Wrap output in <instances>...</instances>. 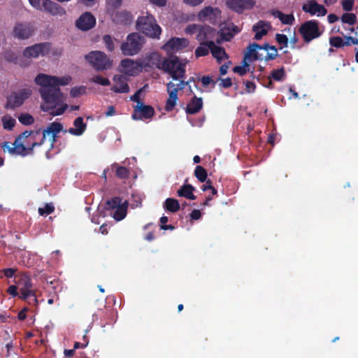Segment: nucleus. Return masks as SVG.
I'll list each match as a JSON object with an SVG mask.
<instances>
[{"label": "nucleus", "instance_id": "nucleus-44", "mask_svg": "<svg viewBox=\"0 0 358 358\" xmlns=\"http://www.w3.org/2000/svg\"><path fill=\"white\" fill-rule=\"evenodd\" d=\"M275 40L278 43L281 45L280 48L288 46L289 40L286 35L282 34H276Z\"/></svg>", "mask_w": 358, "mask_h": 358}, {"label": "nucleus", "instance_id": "nucleus-22", "mask_svg": "<svg viewBox=\"0 0 358 358\" xmlns=\"http://www.w3.org/2000/svg\"><path fill=\"white\" fill-rule=\"evenodd\" d=\"M111 18L114 23L127 25L132 22V15L127 10L117 11L111 14Z\"/></svg>", "mask_w": 358, "mask_h": 358}, {"label": "nucleus", "instance_id": "nucleus-19", "mask_svg": "<svg viewBox=\"0 0 358 358\" xmlns=\"http://www.w3.org/2000/svg\"><path fill=\"white\" fill-rule=\"evenodd\" d=\"M226 5L229 9L238 13H242L244 10L252 8L255 1L253 0H227Z\"/></svg>", "mask_w": 358, "mask_h": 358}, {"label": "nucleus", "instance_id": "nucleus-45", "mask_svg": "<svg viewBox=\"0 0 358 358\" xmlns=\"http://www.w3.org/2000/svg\"><path fill=\"white\" fill-rule=\"evenodd\" d=\"M55 210V207L52 203H46L43 208H38V213L41 215H50Z\"/></svg>", "mask_w": 358, "mask_h": 358}, {"label": "nucleus", "instance_id": "nucleus-51", "mask_svg": "<svg viewBox=\"0 0 358 358\" xmlns=\"http://www.w3.org/2000/svg\"><path fill=\"white\" fill-rule=\"evenodd\" d=\"M355 34L357 36V38H354L352 36H345V41H343V45H346V46H348V45H350L352 44L353 45H358V32L356 31L355 32Z\"/></svg>", "mask_w": 358, "mask_h": 358}, {"label": "nucleus", "instance_id": "nucleus-62", "mask_svg": "<svg viewBox=\"0 0 358 358\" xmlns=\"http://www.w3.org/2000/svg\"><path fill=\"white\" fill-rule=\"evenodd\" d=\"M189 217L193 220H199L201 217V213L199 210H193L192 213L189 214Z\"/></svg>", "mask_w": 358, "mask_h": 358}, {"label": "nucleus", "instance_id": "nucleus-15", "mask_svg": "<svg viewBox=\"0 0 358 358\" xmlns=\"http://www.w3.org/2000/svg\"><path fill=\"white\" fill-rule=\"evenodd\" d=\"M34 32V26L30 22H19L13 27V36L18 40L28 39Z\"/></svg>", "mask_w": 358, "mask_h": 358}, {"label": "nucleus", "instance_id": "nucleus-3", "mask_svg": "<svg viewBox=\"0 0 358 358\" xmlns=\"http://www.w3.org/2000/svg\"><path fill=\"white\" fill-rule=\"evenodd\" d=\"M63 129L61 123L53 122L50 124L46 129L43 131V136L40 141L33 142L30 147L27 148L24 145V141H20V138H16L13 145H15V155L25 157L29 154L33 153V150L36 146H40L44 143L47 135H51L52 144L56 141L57 134H59Z\"/></svg>", "mask_w": 358, "mask_h": 358}, {"label": "nucleus", "instance_id": "nucleus-23", "mask_svg": "<svg viewBox=\"0 0 358 358\" xmlns=\"http://www.w3.org/2000/svg\"><path fill=\"white\" fill-rule=\"evenodd\" d=\"M173 87L174 83L171 81L166 85L169 98L166 102L165 110L168 112H170L173 109L178 100V94L176 93V90L172 89Z\"/></svg>", "mask_w": 358, "mask_h": 358}, {"label": "nucleus", "instance_id": "nucleus-50", "mask_svg": "<svg viewBox=\"0 0 358 358\" xmlns=\"http://www.w3.org/2000/svg\"><path fill=\"white\" fill-rule=\"evenodd\" d=\"M4 152H8L11 155H15V145H13V143L10 142L4 141L1 145Z\"/></svg>", "mask_w": 358, "mask_h": 358}, {"label": "nucleus", "instance_id": "nucleus-55", "mask_svg": "<svg viewBox=\"0 0 358 358\" xmlns=\"http://www.w3.org/2000/svg\"><path fill=\"white\" fill-rule=\"evenodd\" d=\"M201 83L204 87L208 86L209 84L213 83V86L216 84L217 80L214 81L209 76H204L201 79Z\"/></svg>", "mask_w": 358, "mask_h": 358}, {"label": "nucleus", "instance_id": "nucleus-2", "mask_svg": "<svg viewBox=\"0 0 358 358\" xmlns=\"http://www.w3.org/2000/svg\"><path fill=\"white\" fill-rule=\"evenodd\" d=\"M151 64L157 69L168 73L173 80H178L185 76L186 73L187 62L176 55H171L166 57H162L157 52H152L149 57Z\"/></svg>", "mask_w": 358, "mask_h": 358}, {"label": "nucleus", "instance_id": "nucleus-28", "mask_svg": "<svg viewBox=\"0 0 358 358\" xmlns=\"http://www.w3.org/2000/svg\"><path fill=\"white\" fill-rule=\"evenodd\" d=\"M285 77V71L283 66L278 69H273L271 73V76L266 78V81L267 83L263 85L268 88H272L273 83L271 81V79H273L275 81H281L284 79Z\"/></svg>", "mask_w": 358, "mask_h": 358}, {"label": "nucleus", "instance_id": "nucleus-54", "mask_svg": "<svg viewBox=\"0 0 358 358\" xmlns=\"http://www.w3.org/2000/svg\"><path fill=\"white\" fill-rule=\"evenodd\" d=\"M220 35H221L222 39L224 41H229L234 37L233 33H231V31H229L227 29H224L221 30Z\"/></svg>", "mask_w": 358, "mask_h": 358}, {"label": "nucleus", "instance_id": "nucleus-58", "mask_svg": "<svg viewBox=\"0 0 358 358\" xmlns=\"http://www.w3.org/2000/svg\"><path fill=\"white\" fill-rule=\"evenodd\" d=\"M245 91L248 93H252L255 91L256 85L253 82L246 81L245 83Z\"/></svg>", "mask_w": 358, "mask_h": 358}, {"label": "nucleus", "instance_id": "nucleus-14", "mask_svg": "<svg viewBox=\"0 0 358 358\" xmlns=\"http://www.w3.org/2000/svg\"><path fill=\"white\" fill-rule=\"evenodd\" d=\"M189 45V41L185 38L173 37L169 39L162 48L171 56L173 52L182 50Z\"/></svg>", "mask_w": 358, "mask_h": 358}, {"label": "nucleus", "instance_id": "nucleus-40", "mask_svg": "<svg viewBox=\"0 0 358 358\" xmlns=\"http://www.w3.org/2000/svg\"><path fill=\"white\" fill-rule=\"evenodd\" d=\"M20 122L24 125H30L34 123V119L30 114L22 113L18 117Z\"/></svg>", "mask_w": 358, "mask_h": 358}, {"label": "nucleus", "instance_id": "nucleus-41", "mask_svg": "<svg viewBox=\"0 0 358 358\" xmlns=\"http://www.w3.org/2000/svg\"><path fill=\"white\" fill-rule=\"evenodd\" d=\"M91 81L102 86H108L110 85V82L108 78H103L100 75L93 76Z\"/></svg>", "mask_w": 358, "mask_h": 358}, {"label": "nucleus", "instance_id": "nucleus-18", "mask_svg": "<svg viewBox=\"0 0 358 358\" xmlns=\"http://www.w3.org/2000/svg\"><path fill=\"white\" fill-rule=\"evenodd\" d=\"M96 24V18L90 12H85L76 20V25L80 30L88 31Z\"/></svg>", "mask_w": 358, "mask_h": 358}, {"label": "nucleus", "instance_id": "nucleus-56", "mask_svg": "<svg viewBox=\"0 0 358 358\" xmlns=\"http://www.w3.org/2000/svg\"><path fill=\"white\" fill-rule=\"evenodd\" d=\"M202 189L203 191L210 189L213 195H216L217 194V189L213 186H212L211 181L210 180H206V185H203Z\"/></svg>", "mask_w": 358, "mask_h": 358}, {"label": "nucleus", "instance_id": "nucleus-63", "mask_svg": "<svg viewBox=\"0 0 358 358\" xmlns=\"http://www.w3.org/2000/svg\"><path fill=\"white\" fill-rule=\"evenodd\" d=\"M28 311V308L25 307L22 308L17 314V318L20 321H23L27 317V312Z\"/></svg>", "mask_w": 358, "mask_h": 358}, {"label": "nucleus", "instance_id": "nucleus-20", "mask_svg": "<svg viewBox=\"0 0 358 358\" xmlns=\"http://www.w3.org/2000/svg\"><path fill=\"white\" fill-rule=\"evenodd\" d=\"M216 34L215 29L207 25H199L196 39L200 43H206V41H213Z\"/></svg>", "mask_w": 358, "mask_h": 358}, {"label": "nucleus", "instance_id": "nucleus-12", "mask_svg": "<svg viewBox=\"0 0 358 358\" xmlns=\"http://www.w3.org/2000/svg\"><path fill=\"white\" fill-rule=\"evenodd\" d=\"M52 44L49 42L36 43L27 47L23 51L26 58H38L40 55L47 56L51 50Z\"/></svg>", "mask_w": 358, "mask_h": 358}, {"label": "nucleus", "instance_id": "nucleus-6", "mask_svg": "<svg viewBox=\"0 0 358 358\" xmlns=\"http://www.w3.org/2000/svg\"><path fill=\"white\" fill-rule=\"evenodd\" d=\"M144 43L143 36L138 33H131L127 36L126 41L121 44L120 50L124 55L134 56L141 51Z\"/></svg>", "mask_w": 358, "mask_h": 358}, {"label": "nucleus", "instance_id": "nucleus-59", "mask_svg": "<svg viewBox=\"0 0 358 358\" xmlns=\"http://www.w3.org/2000/svg\"><path fill=\"white\" fill-rule=\"evenodd\" d=\"M7 292L11 295L13 297L19 296V294L17 292V287L16 285H12L8 287L7 289Z\"/></svg>", "mask_w": 358, "mask_h": 358}, {"label": "nucleus", "instance_id": "nucleus-47", "mask_svg": "<svg viewBox=\"0 0 358 358\" xmlns=\"http://www.w3.org/2000/svg\"><path fill=\"white\" fill-rule=\"evenodd\" d=\"M329 44L332 47H335L336 48H339L343 47V39L340 36H334L331 37L329 39Z\"/></svg>", "mask_w": 358, "mask_h": 358}, {"label": "nucleus", "instance_id": "nucleus-17", "mask_svg": "<svg viewBox=\"0 0 358 358\" xmlns=\"http://www.w3.org/2000/svg\"><path fill=\"white\" fill-rule=\"evenodd\" d=\"M302 10L310 15H316L318 17L324 16L327 13V8L315 0H309L306 3L303 4Z\"/></svg>", "mask_w": 358, "mask_h": 358}, {"label": "nucleus", "instance_id": "nucleus-60", "mask_svg": "<svg viewBox=\"0 0 358 358\" xmlns=\"http://www.w3.org/2000/svg\"><path fill=\"white\" fill-rule=\"evenodd\" d=\"M2 272L3 273V274L6 277L12 278L15 275L16 269L13 268H8L3 269Z\"/></svg>", "mask_w": 358, "mask_h": 358}, {"label": "nucleus", "instance_id": "nucleus-21", "mask_svg": "<svg viewBox=\"0 0 358 358\" xmlns=\"http://www.w3.org/2000/svg\"><path fill=\"white\" fill-rule=\"evenodd\" d=\"M113 80L116 84L111 87V91L115 93H128L129 92L127 78L125 76L117 74L113 76Z\"/></svg>", "mask_w": 358, "mask_h": 358}, {"label": "nucleus", "instance_id": "nucleus-39", "mask_svg": "<svg viewBox=\"0 0 358 358\" xmlns=\"http://www.w3.org/2000/svg\"><path fill=\"white\" fill-rule=\"evenodd\" d=\"M248 67H249V63L248 62V61H246L243 59V66H234L233 69V71L242 76H244L247 73Z\"/></svg>", "mask_w": 358, "mask_h": 358}, {"label": "nucleus", "instance_id": "nucleus-31", "mask_svg": "<svg viewBox=\"0 0 358 358\" xmlns=\"http://www.w3.org/2000/svg\"><path fill=\"white\" fill-rule=\"evenodd\" d=\"M195 188L190 184L183 185L177 191L178 196L185 197L190 200L196 199V196L193 194Z\"/></svg>", "mask_w": 358, "mask_h": 358}, {"label": "nucleus", "instance_id": "nucleus-8", "mask_svg": "<svg viewBox=\"0 0 358 358\" xmlns=\"http://www.w3.org/2000/svg\"><path fill=\"white\" fill-rule=\"evenodd\" d=\"M85 59L97 71L108 70L113 65L110 58L101 51H92L85 56Z\"/></svg>", "mask_w": 358, "mask_h": 358}, {"label": "nucleus", "instance_id": "nucleus-4", "mask_svg": "<svg viewBox=\"0 0 358 358\" xmlns=\"http://www.w3.org/2000/svg\"><path fill=\"white\" fill-rule=\"evenodd\" d=\"M136 29L150 38H159L162 29L156 23L153 15L147 13L145 16L138 17L136 22Z\"/></svg>", "mask_w": 358, "mask_h": 358}, {"label": "nucleus", "instance_id": "nucleus-38", "mask_svg": "<svg viewBox=\"0 0 358 358\" xmlns=\"http://www.w3.org/2000/svg\"><path fill=\"white\" fill-rule=\"evenodd\" d=\"M341 22L343 24H348L349 25H354L357 22V16L354 13H345L341 16Z\"/></svg>", "mask_w": 358, "mask_h": 358}, {"label": "nucleus", "instance_id": "nucleus-53", "mask_svg": "<svg viewBox=\"0 0 358 358\" xmlns=\"http://www.w3.org/2000/svg\"><path fill=\"white\" fill-rule=\"evenodd\" d=\"M220 80V86L223 88H229L232 85V80L230 78H222L219 77L217 81Z\"/></svg>", "mask_w": 358, "mask_h": 358}, {"label": "nucleus", "instance_id": "nucleus-48", "mask_svg": "<svg viewBox=\"0 0 358 358\" xmlns=\"http://www.w3.org/2000/svg\"><path fill=\"white\" fill-rule=\"evenodd\" d=\"M185 78V76L182 78L178 79L177 80H179L180 83H178L177 85L174 84V87L172 88L173 90H176L177 94L179 90H182L185 87V86L189 85V84L190 83V80L185 81L184 80Z\"/></svg>", "mask_w": 358, "mask_h": 358}, {"label": "nucleus", "instance_id": "nucleus-30", "mask_svg": "<svg viewBox=\"0 0 358 358\" xmlns=\"http://www.w3.org/2000/svg\"><path fill=\"white\" fill-rule=\"evenodd\" d=\"M75 128H69L68 132L74 136H81L87 128V124L84 123L82 117H78L73 121Z\"/></svg>", "mask_w": 358, "mask_h": 358}, {"label": "nucleus", "instance_id": "nucleus-36", "mask_svg": "<svg viewBox=\"0 0 358 358\" xmlns=\"http://www.w3.org/2000/svg\"><path fill=\"white\" fill-rule=\"evenodd\" d=\"M1 122L4 129L10 131L13 130L15 125V120L10 116L5 115L2 117Z\"/></svg>", "mask_w": 358, "mask_h": 358}, {"label": "nucleus", "instance_id": "nucleus-10", "mask_svg": "<svg viewBox=\"0 0 358 358\" xmlns=\"http://www.w3.org/2000/svg\"><path fill=\"white\" fill-rule=\"evenodd\" d=\"M31 94L32 91L29 88L22 89L17 92H13L7 97L5 107L8 109H15L21 106Z\"/></svg>", "mask_w": 358, "mask_h": 358}, {"label": "nucleus", "instance_id": "nucleus-24", "mask_svg": "<svg viewBox=\"0 0 358 358\" xmlns=\"http://www.w3.org/2000/svg\"><path fill=\"white\" fill-rule=\"evenodd\" d=\"M43 136V131L39 129L36 131H24L17 138H20V141H24L27 144L32 143L33 142L41 140Z\"/></svg>", "mask_w": 358, "mask_h": 358}, {"label": "nucleus", "instance_id": "nucleus-32", "mask_svg": "<svg viewBox=\"0 0 358 358\" xmlns=\"http://www.w3.org/2000/svg\"><path fill=\"white\" fill-rule=\"evenodd\" d=\"M272 15L278 17L283 24H292L294 22V17L292 14H284L278 10H273Z\"/></svg>", "mask_w": 358, "mask_h": 358}, {"label": "nucleus", "instance_id": "nucleus-37", "mask_svg": "<svg viewBox=\"0 0 358 358\" xmlns=\"http://www.w3.org/2000/svg\"><path fill=\"white\" fill-rule=\"evenodd\" d=\"M194 176L201 182H203L206 181L207 171L201 166H196L194 170Z\"/></svg>", "mask_w": 358, "mask_h": 358}, {"label": "nucleus", "instance_id": "nucleus-43", "mask_svg": "<svg viewBox=\"0 0 358 358\" xmlns=\"http://www.w3.org/2000/svg\"><path fill=\"white\" fill-rule=\"evenodd\" d=\"M122 0H106V7L108 12L113 11L119 8L122 4Z\"/></svg>", "mask_w": 358, "mask_h": 358}, {"label": "nucleus", "instance_id": "nucleus-46", "mask_svg": "<svg viewBox=\"0 0 358 358\" xmlns=\"http://www.w3.org/2000/svg\"><path fill=\"white\" fill-rule=\"evenodd\" d=\"M121 66L126 70V73H129L134 67V62L131 59H124L121 61Z\"/></svg>", "mask_w": 358, "mask_h": 358}, {"label": "nucleus", "instance_id": "nucleus-29", "mask_svg": "<svg viewBox=\"0 0 358 358\" xmlns=\"http://www.w3.org/2000/svg\"><path fill=\"white\" fill-rule=\"evenodd\" d=\"M203 107V101L201 98L194 96L187 104L186 107V113L187 114H195L201 110Z\"/></svg>", "mask_w": 358, "mask_h": 358}, {"label": "nucleus", "instance_id": "nucleus-64", "mask_svg": "<svg viewBox=\"0 0 358 358\" xmlns=\"http://www.w3.org/2000/svg\"><path fill=\"white\" fill-rule=\"evenodd\" d=\"M27 303L30 306H36L38 305V300L36 296V292H34V296H30L27 299Z\"/></svg>", "mask_w": 358, "mask_h": 358}, {"label": "nucleus", "instance_id": "nucleus-49", "mask_svg": "<svg viewBox=\"0 0 358 358\" xmlns=\"http://www.w3.org/2000/svg\"><path fill=\"white\" fill-rule=\"evenodd\" d=\"M103 42L108 51L111 52L114 50L115 46L112 37L110 35H105L103 38Z\"/></svg>", "mask_w": 358, "mask_h": 358}, {"label": "nucleus", "instance_id": "nucleus-5", "mask_svg": "<svg viewBox=\"0 0 358 358\" xmlns=\"http://www.w3.org/2000/svg\"><path fill=\"white\" fill-rule=\"evenodd\" d=\"M320 25V22L316 20H308L301 24L299 28V33L304 43L308 44L322 34L323 30Z\"/></svg>", "mask_w": 358, "mask_h": 358}, {"label": "nucleus", "instance_id": "nucleus-27", "mask_svg": "<svg viewBox=\"0 0 358 358\" xmlns=\"http://www.w3.org/2000/svg\"><path fill=\"white\" fill-rule=\"evenodd\" d=\"M209 45L212 55L217 59L219 64H220L224 59H228V55L223 48L216 45L213 41H210Z\"/></svg>", "mask_w": 358, "mask_h": 358}, {"label": "nucleus", "instance_id": "nucleus-13", "mask_svg": "<svg viewBox=\"0 0 358 358\" xmlns=\"http://www.w3.org/2000/svg\"><path fill=\"white\" fill-rule=\"evenodd\" d=\"M198 18L200 21L216 24L221 18V10L218 8L206 6L199 13Z\"/></svg>", "mask_w": 358, "mask_h": 358}, {"label": "nucleus", "instance_id": "nucleus-7", "mask_svg": "<svg viewBox=\"0 0 358 358\" xmlns=\"http://www.w3.org/2000/svg\"><path fill=\"white\" fill-rule=\"evenodd\" d=\"M104 208L106 210L111 211L110 215L116 221H120L127 215L128 201H122V198L115 196L106 202Z\"/></svg>", "mask_w": 358, "mask_h": 358}, {"label": "nucleus", "instance_id": "nucleus-9", "mask_svg": "<svg viewBox=\"0 0 358 358\" xmlns=\"http://www.w3.org/2000/svg\"><path fill=\"white\" fill-rule=\"evenodd\" d=\"M29 1L36 9L49 13L53 16H62L66 14L64 8L51 0H29Z\"/></svg>", "mask_w": 358, "mask_h": 358}, {"label": "nucleus", "instance_id": "nucleus-26", "mask_svg": "<svg viewBox=\"0 0 358 358\" xmlns=\"http://www.w3.org/2000/svg\"><path fill=\"white\" fill-rule=\"evenodd\" d=\"M271 27L268 23L260 20L253 25L252 31L255 32L254 38L255 40H260L264 36L266 35L268 29Z\"/></svg>", "mask_w": 358, "mask_h": 358}, {"label": "nucleus", "instance_id": "nucleus-33", "mask_svg": "<svg viewBox=\"0 0 358 358\" xmlns=\"http://www.w3.org/2000/svg\"><path fill=\"white\" fill-rule=\"evenodd\" d=\"M164 208L171 213H176L180 209V203L176 199L168 198L164 201Z\"/></svg>", "mask_w": 358, "mask_h": 358}, {"label": "nucleus", "instance_id": "nucleus-34", "mask_svg": "<svg viewBox=\"0 0 358 358\" xmlns=\"http://www.w3.org/2000/svg\"><path fill=\"white\" fill-rule=\"evenodd\" d=\"M112 169H115V176L120 179H126L129 176V170L124 166L115 163L112 165Z\"/></svg>", "mask_w": 358, "mask_h": 358}, {"label": "nucleus", "instance_id": "nucleus-11", "mask_svg": "<svg viewBox=\"0 0 358 358\" xmlns=\"http://www.w3.org/2000/svg\"><path fill=\"white\" fill-rule=\"evenodd\" d=\"M15 283L20 288L19 298L26 301L30 296L34 295L33 284L31 278L26 274H21L15 277Z\"/></svg>", "mask_w": 358, "mask_h": 358}, {"label": "nucleus", "instance_id": "nucleus-61", "mask_svg": "<svg viewBox=\"0 0 358 358\" xmlns=\"http://www.w3.org/2000/svg\"><path fill=\"white\" fill-rule=\"evenodd\" d=\"M199 27V25H197V24L189 25L186 27L185 31L187 34H194V33L198 34Z\"/></svg>", "mask_w": 358, "mask_h": 358}, {"label": "nucleus", "instance_id": "nucleus-57", "mask_svg": "<svg viewBox=\"0 0 358 358\" xmlns=\"http://www.w3.org/2000/svg\"><path fill=\"white\" fill-rule=\"evenodd\" d=\"M142 92V89H139L138 90H137L131 97H130V100L134 101V102H136L137 103V105H139L140 103H142L143 102H141L140 101V94Z\"/></svg>", "mask_w": 358, "mask_h": 358}, {"label": "nucleus", "instance_id": "nucleus-52", "mask_svg": "<svg viewBox=\"0 0 358 358\" xmlns=\"http://www.w3.org/2000/svg\"><path fill=\"white\" fill-rule=\"evenodd\" d=\"M354 0H343L341 2L342 8L345 11H351L354 6Z\"/></svg>", "mask_w": 358, "mask_h": 358}, {"label": "nucleus", "instance_id": "nucleus-1", "mask_svg": "<svg viewBox=\"0 0 358 358\" xmlns=\"http://www.w3.org/2000/svg\"><path fill=\"white\" fill-rule=\"evenodd\" d=\"M71 80L70 76L58 78L45 73H39L36 76L34 82L41 86L39 92L45 104L41 106L43 110L49 111L52 116L60 115L65 112L68 105L64 103V96L59 86L67 85Z\"/></svg>", "mask_w": 358, "mask_h": 358}, {"label": "nucleus", "instance_id": "nucleus-25", "mask_svg": "<svg viewBox=\"0 0 358 358\" xmlns=\"http://www.w3.org/2000/svg\"><path fill=\"white\" fill-rule=\"evenodd\" d=\"M261 48V45L257 43H250L247 47V51L245 52L243 59L248 62L262 60L263 58L258 54L257 50Z\"/></svg>", "mask_w": 358, "mask_h": 358}, {"label": "nucleus", "instance_id": "nucleus-35", "mask_svg": "<svg viewBox=\"0 0 358 358\" xmlns=\"http://www.w3.org/2000/svg\"><path fill=\"white\" fill-rule=\"evenodd\" d=\"M209 41L206 43H200L201 45L198 47L195 50V55L196 57L206 56L208 54L210 50Z\"/></svg>", "mask_w": 358, "mask_h": 358}, {"label": "nucleus", "instance_id": "nucleus-42", "mask_svg": "<svg viewBox=\"0 0 358 358\" xmlns=\"http://www.w3.org/2000/svg\"><path fill=\"white\" fill-rule=\"evenodd\" d=\"M86 92V87L85 86L74 87L71 88L70 91V95L71 97H78Z\"/></svg>", "mask_w": 358, "mask_h": 358}, {"label": "nucleus", "instance_id": "nucleus-16", "mask_svg": "<svg viewBox=\"0 0 358 358\" xmlns=\"http://www.w3.org/2000/svg\"><path fill=\"white\" fill-rule=\"evenodd\" d=\"M154 114L155 110L152 106L145 105L142 103L134 106L131 118L134 120L150 119L154 115Z\"/></svg>", "mask_w": 358, "mask_h": 358}]
</instances>
